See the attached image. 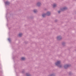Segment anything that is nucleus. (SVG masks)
Returning <instances> with one entry per match:
<instances>
[{"label": "nucleus", "mask_w": 76, "mask_h": 76, "mask_svg": "<svg viewBox=\"0 0 76 76\" xmlns=\"http://www.w3.org/2000/svg\"><path fill=\"white\" fill-rule=\"evenodd\" d=\"M56 4H54L53 5V7H56Z\"/></svg>", "instance_id": "nucleus-9"}, {"label": "nucleus", "mask_w": 76, "mask_h": 76, "mask_svg": "<svg viewBox=\"0 0 76 76\" xmlns=\"http://www.w3.org/2000/svg\"><path fill=\"white\" fill-rule=\"evenodd\" d=\"M69 66V65H66L64 66V67L65 69H67L68 67Z\"/></svg>", "instance_id": "nucleus-3"}, {"label": "nucleus", "mask_w": 76, "mask_h": 76, "mask_svg": "<svg viewBox=\"0 0 76 76\" xmlns=\"http://www.w3.org/2000/svg\"><path fill=\"white\" fill-rule=\"evenodd\" d=\"M59 67H60V66H59Z\"/></svg>", "instance_id": "nucleus-14"}, {"label": "nucleus", "mask_w": 76, "mask_h": 76, "mask_svg": "<svg viewBox=\"0 0 76 76\" xmlns=\"http://www.w3.org/2000/svg\"><path fill=\"white\" fill-rule=\"evenodd\" d=\"M50 15V12H48L46 14V15L45 14H43L42 16L43 17H45L46 15H47V16H49Z\"/></svg>", "instance_id": "nucleus-1"}, {"label": "nucleus", "mask_w": 76, "mask_h": 76, "mask_svg": "<svg viewBox=\"0 0 76 76\" xmlns=\"http://www.w3.org/2000/svg\"><path fill=\"white\" fill-rule=\"evenodd\" d=\"M22 36V34H19V37H21Z\"/></svg>", "instance_id": "nucleus-6"}, {"label": "nucleus", "mask_w": 76, "mask_h": 76, "mask_svg": "<svg viewBox=\"0 0 76 76\" xmlns=\"http://www.w3.org/2000/svg\"><path fill=\"white\" fill-rule=\"evenodd\" d=\"M6 4H9V2H6Z\"/></svg>", "instance_id": "nucleus-10"}, {"label": "nucleus", "mask_w": 76, "mask_h": 76, "mask_svg": "<svg viewBox=\"0 0 76 76\" xmlns=\"http://www.w3.org/2000/svg\"><path fill=\"white\" fill-rule=\"evenodd\" d=\"M66 9V8H64L63 9H64V10H65V9Z\"/></svg>", "instance_id": "nucleus-11"}, {"label": "nucleus", "mask_w": 76, "mask_h": 76, "mask_svg": "<svg viewBox=\"0 0 76 76\" xmlns=\"http://www.w3.org/2000/svg\"><path fill=\"white\" fill-rule=\"evenodd\" d=\"M60 64V61H58L56 63V66H59Z\"/></svg>", "instance_id": "nucleus-2"}, {"label": "nucleus", "mask_w": 76, "mask_h": 76, "mask_svg": "<svg viewBox=\"0 0 76 76\" xmlns=\"http://www.w3.org/2000/svg\"><path fill=\"white\" fill-rule=\"evenodd\" d=\"M34 13H36V12H37V10H34Z\"/></svg>", "instance_id": "nucleus-8"}, {"label": "nucleus", "mask_w": 76, "mask_h": 76, "mask_svg": "<svg viewBox=\"0 0 76 76\" xmlns=\"http://www.w3.org/2000/svg\"><path fill=\"white\" fill-rule=\"evenodd\" d=\"M37 6H40V5H41V3L39 2V3H37Z\"/></svg>", "instance_id": "nucleus-5"}, {"label": "nucleus", "mask_w": 76, "mask_h": 76, "mask_svg": "<svg viewBox=\"0 0 76 76\" xmlns=\"http://www.w3.org/2000/svg\"><path fill=\"white\" fill-rule=\"evenodd\" d=\"M57 39H61V36L58 37L57 38Z\"/></svg>", "instance_id": "nucleus-4"}, {"label": "nucleus", "mask_w": 76, "mask_h": 76, "mask_svg": "<svg viewBox=\"0 0 76 76\" xmlns=\"http://www.w3.org/2000/svg\"><path fill=\"white\" fill-rule=\"evenodd\" d=\"M27 76H30V75H27Z\"/></svg>", "instance_id": "nucleus-12"}, {"label": "nucleus", "mask_w": 76, "mask_h": 76, "mask_svg": "<svg viewBox=\"0 0 76 76\" xmlns=\"http://www.w3.org/2000/svg\"><path fill=\"white\" fill-rule=\"evenodd\" d=\"M21 59L22 60H25V58H24V57H22L21 58Z\"/></svg>", "instance_id": "nucleus-7"}, {"label": "nucleus", "mask_w": 76, "mask_h": 76, "mask_svg": "<svg viewBox=\"0 0 76 76\" xmlns=\"http://www.w3.org/2000/svg\"><path fill=\"white\" fill-rule=\"evenodd\" d=\"M60 11H59L58 12L59 13H60Z\"/></svg>", "instance_id": "nucleus-13"}]
</instances>
